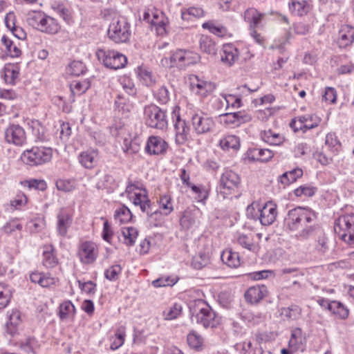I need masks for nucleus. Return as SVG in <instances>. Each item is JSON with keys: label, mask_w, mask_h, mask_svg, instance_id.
Segmentation results:
<instances>
[{"label": "nucleus", "mask_w": 354, "mask_h": 354, "mask_svg": "<svg viewBox=\"0 0 354 354\" xmlns=\"http://www.w3.org/2000/svg\"><path fill=\"white\" fill-rule=\"evenodd\" d=\"M192 322L205 328H216L220 322L219 317L212 308L203 299H196L189 304Z\"/></svg>", "instance_id": "f257e3e1"}, {"label": "nucleus", "mask_w": 354, "mask_h": 354, "mask_svg": "<svg viewBox=\"0 0 354 354\" xmlns=\"http://www.w3.org/2000/svg\"><path fill=\"white\" fill-rule=\"evenodd\" d=\"M200 55L193 51L185 49H177L171 51L168 59L165 57L161 60L162 64H167L169 67H177L180 69L196 64L200 60Z\"/></svg>", "instance_id": "f03ea898"}, {"label": "nucleus", "mask_w": 354, "mask_h": 354, "mask_svg": "<svg viewBox=\"0 0 354 354\" xmlns=\"http://www.w3.org/2000/svg\"><path fill=\"white\" fill-rule=\"evenodd\" d=\"M333 230L340 240L354 248V214L339 216L335 220Z\"/></svg>", "instance_id": "7ed1b4c3"}, {"label": "nucleus", "mask_w": 354, "mask_h": 354, "mask_svg": "<svg viewBox=\"0 0 354 354\" xmlns=\"http://www.w3.org/2000/svg\"><path fill=\"white\" fill-rule=\"evenodd\" d=\"M317 218L315 212L308 208L295 207L288 211L285 218V223L290 230H297L307 223H310Z\"/></svg>", "instance_id": "20e7f679"}, {"label": "nucleus", "mask_w": 354, "mask_h": 354, "mask_svg": "<svg viewBox=\"0 0 354 354\" xmlns=\"http://www.w3.org/2000/svg\"><path fill=\"white\" fill-rule=\"evenodd\" d=\"M131 31L127 19L122 16L113 17L108 29L110 39L117 44L126 43L129 40Z\"/></svg>", "instance_id": "39448f33"}, {"label": "nucleus", "mask_w": 354, "mask_h": 354, "mask_svg": "<svg viewBox=\"0 0 354 354\" xmlns=\"http://www.w3.org/2000/svg\"><path fill=\"white\" fill-rule=\"evenodd\" d=\"M144 115L146 124L153 129H166L168 125L166 111L156 104L145 106Z\"/></svg>", "instance_id": "423d86ee"}, {"label": "nucleus", "mask_w": 354, "mask_h": 354, "mask_svg": "<svg viewBox=\"0 0 354 354\" xmlns=\"http://www.w3.org/2000/svg\"><path fill=\"white\" fill-rule=\"evenodd\" d=\"M53 156L51 148L33 147L25 151L21 156L23 162L30 166H37L49 162Z\"/></svg>", "instance_id": "0eeeda50"}, {"label": "nucleus", "mask_w": 354, "mask_h": 354, "mask_svg": "<svg viewBox=\"0 0 354 354\" xmlns=\"http://www.w3.org/2000/svg\"><path fill=\"white\" fill-rule=\"evenodd\" d=\"M96 56L104 66L113 70L124 68L127 63V59L123 54L110 49L99 48Z\"/></svg>", "instance_id": "6e6552de"}, {"label": "nucleus", "mask_w": 354, "mask_h": 354, "mask_svg": "<svg viewBox=\"0 0 354 354\" xmlns=\"http://www.w3.org/2000/svg\"><path fill=\"white\" fill-rule=\"evenodd\" d=\"M240 184V176L232 170H226L220 179V194L225 198L229 195L238 194Z\"/></svg>", "instance_id": "1a4fd4ad"}, {"label": "nucleus", "mask_w": 354, "mask_h": 354, "mask_svg": "<svg viewBox=\"0 0 354 354\" xmlns=\"http://www.w3.org/2000/svg\"><path fill=\"white\" fill-rule=\"evenodd\" d=\"M192 122L194 131L198 135L205 134L214 130L215 122L212 118L204 113H195L192 117Z\"/></svg>", "instance_id": "9d476101"}, {"label": "nucleus", "mask_w": 354, "mask_h": 354, "mask_svg": "<svg viewBox=\"0 0 354 354\" xmlns=\"http://www.w3.org/2000/svg\"><path fill=\"white\" fill-rule=\"evenodd\" d=\"M145 193L135 194L133 203L135 206H139L141 211L146 213L149 218L156 217L161 214V212L156 209H154V205L149 199L145 189L143 190Z\"/></svg>", "instance_id": "9b49d317"}, {"label": "nucleus", "mask_w": 354, "mask_h": 354, "mask_svg": "<svg viewBox=\"0 0 354 354\" xmlns=\"http://www.w3.org/2000/svg\"><path fill=\"white\" fill-rule=\"evenodd\" d=\"M243 17L245 21L249 24L251 35L259 41L260 35L257 32L255 29L260 24L264 14L259 12L256 8H250L244 12Z\"/></svg>", "instance_id": "f8f14e48"}, {"label": "nucleus", "mask_w": 354, "mask_h": 354, "mask_svg": "<svg viewBox=\"0 0 354 354\" xmlns=\"http://www.w3.org/2000/svg\"><path fill=\"white\" fill-rule=\"evenodd\" d=\"M5 138L8 143L23 145L26 140L24 129L19 124L10 125L5 131Z\"/></svg>", "instance_id": "ddd939ff"}, {"label": "nucleus", "mask_w": 354, "mask_h": 354, "mask_svg": "<svg viewBox=\"0 0 354 354\" xmlns=\"http://www.w3.org/2000/svg\"><path fill=\"white\" fill-rule=\"evenodd\" d=\"M259 219L261 225H270L272 224L277 217V205L272 202L269 201L264 204L262 207H259Z\"/></svg>", "instance_id": "4468645a"}, {"label": "nucleus", "mask_w": 354, "mask_h": 354, "mask_svg": "<svg viewBox=\"0 0 354 354\" xmlns=\"http://www.w3.org/2000/svg\"><path fill=\"white\" fill-rule=\"evenodd\" d=\"M80 260L84 263L94 262L97 257V248L96 245L91 241L82 243L79 249Z\"/></svg>", "instance_id": "2eb2a0df"}, {"label": "nucleus", "mask_w": 354, "mask_h": 354, "mask_svg": "<svg viewBox=\"0 0 354 354\" xmlns=\"http://www.w3.org/2000/svg\"><path fill=\"white\" fill-rule=\"evenodd\" d=\"M175 142L177 145L185 144L189 139L190 129L185 120H182L180 115L176 116L174 123Z\"/></svg>", "instance_id": "dca6fc26"}, {"label": "nucleus", "mask_w": 354, "mask_h": 354, "mask_svg": "<svg viewBox=\"0 0 354 354\" xmlns=\"http://www.w3.org/2000/svg\"><path fill=\"white\" fill-rule=\"evenodd\" d=\"M168 144L160 136H150L148 138L145 151L150 155H161L166 153Z\"/></svg>", "instance_id": "f3484780"}, {"label": "nucleus", "mask_w": 354, "mask_h": 354, "mask_svg": "<svg viewBox=\"0 0 354 354\" xmlns=\"http://www.w3.org/2000/svg\"><path fill=\"white\" fill-rule=\"evenodd\" d=\"M201 214V212L198 208L185 211L180 218V225L183 228L186 230L198 227L200 223L199 217Z\"/></svg>", "instance_id": "a211bd4d"}, {"label": "nucleus", "mask_w": 354, "mask_h": 354, "mask_svg": "<svg viewBox=\"0 0 354 354\" xmlns=\"http://www.w3.org/2000/svg\"><path fill=\"white\" fill-rule=\"evenodd\" d=\"M354 41V27L344 24L338 32L337 44L340 48L347 47Z\"/></svg>", "instance_id": "6ab92c4d"}, {"label": "nucleus", "mask_w": 354, "mask_h": 354, "mask_svg": "<svg viewBox=\"0 0 354 354\" xmlns=\"http://www.w3.org/2000/svg\"><path fill=\"white\" fill-rule=\"evenodd\" d=\"M239 55L237 48L233 44H226L223 46L221 60L223 64L230 66L238 59Z\"/></svg>", "instance_id": "aec40b11"}, {"label": "nucleus", "mask_w": 354, "mask_h": 354, "mask_svg": "<svg viewBox=\"0 0 354 354\" xmlns=\"http://www.w3.org/2000/svg\"><path fill=\"white\" fill-rule=\"evenodd\" d=\"M266 294L267 288L266 286H252L245 292V297L247 301L253 304L259 303Z\"/></svg>", "instance_id": "412c9836"}, {"label": "nucleus", "mask_w": 354, "mask_h": 354, "mask_svg": "<svg viewBox=\"0 0 354 354\" xmlns=\"http://www.w3.org/2000/svg\"><path fill=\"white\" fill-rule=\"evenodd\" d=\"M57 233L61 236H65L73 221L72 215L65 211L61 210L57 214Z\"/></svg>", "instance_id": "4be33fe9"}, {"label": "nucleus", "mask_w": 354, "mask_h": 354, "mask_svg": "<svg viewBox=\"0 0 354 354\" xmlns=\"http://www.w3.org/2000/svg\"><path fill=\"white\" fill-rule=\"evenodd\" d=\"M80 163L86 169L93 168L97 163L98 151L94 149H89L82 152L79 157Z\"/></svg>", "instance_id": "5701e85b"}, {"label": "nucleus", "mask_w": 354, "mask_h": 354, "mask_svg": "<svg viewBox=\"0 0 354 354\" xmlns=\"http://www.w3.org/2000/svg\"><path fill=\"white\" fill-rule=\"evenodd\" d=\"M152 19L151 20V24L156 26L158 34L163 35L166 32V26L169 22L167 17L164 13L158 10H155L151 12Z\"/></svg>", "instance_id": "b1692460"}, {"label": "nucleus", "mask_w": 354, "mask_h": 354, "mask_svg": "<svg viewBox=\"0 0 354 354\" xmlns=\"http://www.w3.org/2000/svg\"><path fill=\"white\" fill-rule=\"evenodd\" d=\"M43 265L46 268H54L58 263L55 254V250L52 245H46L43 247Z\"/></svg>", "instance_id": "393cba45"}, {"label": "nucleus", "mask_w": 354, "mask_h": 354, "mask_svg": "<svg viewBox=\"0 0 354 354\" xmlns=\"http://www.w3.org/2000/svg\"><path fill=\"white\" fill-rule=\"evenodd\" d=\"M42 19L39 30L49 34H55L58 32L59 26L54 18L47 16L44 13Z\"/></svg>", "instance_id": "a878e982"}, {"label": "nucleus", "mask_w": 354, "mask_h": 354, "mask_svg": "<svg viewBox=\"0 0 354 354\" xmlns=\"http://www.w3.org/2000/svg\"><path fill=\"white\" fill-rule=\"evenodd\" d=\"M136 73L142 84L146 86H153L156 80V77L153 73L147 68L144 66H139L137 68Z\"/></svg>", "instance_id": "bb28decb"}, {"label": "nucleus", "mask_w": 354, "mask_h": 354, "mask_svg": "<svg viewBox=\"0 0 354 354\" xmlns=\"http://www.w3.org/2000/svg\"><path fill=\"white\" fill-rule=\"evenodd\" d=\"M75 313V308L71 301H65L59 305V316L62 320L73 319Z\"/></svg>", "instance_id": "cd10ccee"}, {"label": "nucleus", "mask_w": 354, "mask_h": 354, "mask_svg": "<svg viewBox=\"0 0 354 354\" xmlns=\"http://www.w3.org/2000/svg\"><path fill=\"white\" fill-rule=\"evenodd\" d=\"M1 41L5 47L7 55L12 58H17L21 55V49L14 42L10 39L7 36L3 35L1 37Z\"/></svg>", "instance_id": "c85d7f7f"}, {"label": "nucleus", "mask_w": 354, "mask_h": 354, "mask_svg": "<svg viewBox=\"0 0 354 354\" xmlns=\"http://www.w3.org/2000/svg\"><path fill=\"white\" fill-rule=\"evenodd\" d=\"M289 9L294 15L304 16L309 11L310 6L306 1H292L289 3Z\"/></svg>", "instance_id": "c756f323"}, {"label": "nucleus", "mask_w": 354, "mask_h": 354, "mask_svg": "<svg viewBox=\"0 0 354 354\" xmlns=\"http://www.w3.org/2000/svg\"><path fill=\"white\" fill-rule=\"evenodd\" d=\"M199 44L201 51L208 55L216 54L217 50L216 45L211 37L203 35L200 39Z\"/></svg>", "instance_id": "7c9ffc66"}, {"label": "nucleus", "mask_w": 354, "mask_h": 354, "mask_svg": "<svg viewBox=\"0 0 354 354\" xmlns=\"http://www.w3.org/2000/svg\"><path fill=\"white\" fill-rule=\"evenodd\" d=\"M222 261L231 268H237L240 265V259L238 253L232 250H225L221 256Z\"/></svg>", "instance_id": "2f4dec72"}, {"label": "nucleus", "mask_w": 354, "mask_h": 354, "mask_svg": "<svg viewBox=\"0 0 354 354\" xmlns=\"http://www.w3.org/2000/svg\"><path fill=\"white\" fill-rule=\"evenodd\" d=\"M91 82L88 79L83 80H74L70 85L71 93L73 95H81L84 93L90 87Z\"/></svg>", "instance_id": "473e14b6"}, {"label": "nucleus", "mask_w": 354, "mask_h": 354, "mask_svg": "<svg viewBox=\"0 0 354 354\" xmlns=\"http://www.w3.org/2000/svg\"><path fill=\"white\" fill-rule=\"evenodd\" d=\"M303 174V171L301 169H294L290 171L283 173L279 176V181L283 185H288L292 183H294L297 179L301 177Z\"/></svg>", "instance_id": "72a5a7b5"}, {"label": "nucleus", "mask_w": 354, "mask_h": 354, "mask_svg": "<svg viewBox=\"0 0 354 354\" xmlns=\"http://www.w3.org/2000/svg\"><path fill=\"white\" fill-rule=\"evenodd\" d=\"M219 145L223 150H236L240 146L239 138L234 135H228L220 140Z\"/></svg>", "instance_id": "f704fd0d"}, {"label": "nucleus", "mask_w": 354, "mask_h": 354, "mask_svg": "<svg viewBox=\"0 0 354 354\" xmlns=\"http://www.w3.org/2000/svg\"><path fill=\"white\" fill-rule=\"evenodd\" d=\"M115 105L119 111L122 113H128L133 109V104L123 95L118 94L115 100Z\"/></svg>", "instance_id": "c9c22d12"}, {"label": "nucleus", "mask_w": 354, "mask_h": 354, "mask_svg": "<svg viewBox=\"0 0 354 354\" xmlns=\"http://www.w3.org/2000/svg\"><path fill=\"white\" fill-rule=\"evenodd\" d=\"M21 315L18 310H12L9 315V322L6 324L7 331L13 335L17 332V327L21 322Z\"/></svg>", "instance_id": "e433bc0d"}, {"label": "nucleus", "mask_w": 354, "mask_h": 354, "mask_svg": "<svg viewBox=\"0 0 354 354\" xmlns=\"http://www.w3.org/2000/svg\"><path fill=\"white\" fill-rule=\"evenodd\" d=\"M262 139L270 145H281L284 138L279 133L273 132L272 130L265 131L261 135Z\"/></svg>", "instance_id": "4c0bfd02"}, {"label": "nucleus", "mask_w": 354, "mask_h": 354, "mask_svg": "<svg viewBox=\"0 0 354 354\" xmlns=\"http://www.w3.org/2000/svg\"><path fill=\"white\" fill-rule=\"evenodd\" d=\"M122 235L124 238V243L127 245L132 246L135 244L136 239L138 235V232L133 227H125L122 230Z\"/></svg>", "instance_id": "58836bf2"}, {"label": "nucleus", "mask_w": 354, "mask_h": 354, "mask_svg": "<svg viewBox=\"0 0 354 354\" xmlns=\"http://www.w3.org/2000/svg\"><path fill=\"white\" fill-rule=\"evenodd\" d=\"M301 310L297 305H291L281 310V315L288 319L297 320L301 315Z\"/></svg>", "instance_id": "ea45409f"}, {"label": "nucleus", "mask_w": 354, "mask_h": 354, "mask_svg": "<svg viewBox=\"0 0 354 354\" xmlns=\"http://www.w3.org/2000/svg\"><path fill=\"white\" fill-rule=\"evenodd\" d=\"M44 14L41 11H30L27 14L26 21L32 28L39 30Z\"/></svg>", "instance_id": "a19ab883"}, {"label": "nucleus", "mask_w": 354, "mask_h": 354, "mask_svg": "<svg viewBox=\"0 0 354 354\" xmlns=\"http://www.w3.org/2000/svg\"><path fill=\"white\" fill-rule=\"evenodd\" d=\"M114 218L119 220L121 223H127L131 220L132 214L130 209L123 205L115 211Z\"/></svg>", "instance_id": "79ce46f5"}, {"label": "nucleus", "mask_w": 354, "mask_h": 354, "mask_svg": "<svg viewBox=\"0 0 354 354\" xmlns=\"http://www.w3.org/2000/svg\"><path fill=\"white\" fill-rule=\"evenodd\" d=\"M19 74V68L17 66L9 65L4 69V80L6 83L14 84L15 80L18 78Z\"/></svg>", "instance_id": "37998d69"}, {"label": "nucleus", "mask_w": 354, "mask_h": 354, "mask_svg": "<svg viewBox=\"0 0 354 354\" xmlns=\"http://www.w3.org/2000/svg\"><path fill=\"white\" fill-rule=\"evenodd\" d=\"M203 15L204 11L201 8L192 7L181 12V18L185 21L191 20L192 17L199 18Z\"/></svg>", "instance_id": "c03bdc74"}, {"label": "nucleus", "mask_w": 354, "mask_h": 354, "mask_svg": "<svg viewBox=\"0 0 354 354\" xmlns=\"http://www.w3.org/2000/svg\"><path fill=\"white\" fill-rule=\"evenodd\" d=\"M153 96L160 104H166L170 100L169 92L165 86H161L153 91Z\"/></svg>", "instance_id": "a18cd8bd"}, {"label": "nucleus", "mask_w": 354, "mask_h": 354, "mask_svg": "<svg viewBox=\"0 0 354 354\" xmlns=\"http://www.w3.org/2000/svg\"><path fill=\"white\" fill-rule=\"evenodd\" d=\"M303 337L302 331L299 328H297L292 331L291 337L289 340V346L297 350L299 348V346L302 344Z\"/></svg>", "instance_id": "49530a36"}, {"label": "nucleus", "mask_w": 354, "mask_h": 354, "mask_svg": "<svg viewBox=\"0 0 354 354\" xmlns=\"http://www.w3.org/2000/svg\"><path fill=\"white\" fill-rule=\"evenodd\" d=\"M12 294L10 289L4 284L0 283V310L8 306Z\"/></svg>", "instance_id": "de8ad7c7"}, {"label": "nucleus", "mask_w": 354, "mask_h": 354, "mask_svg": "<svg viewBox=\"0 0 354 354\" xmlns=\"http://www.w3.org/2000/svg\"><path fill=\"white\" fill-rule=\"evenodd\" d=\"M86 71L85 64L81 61L72 62L68 68V72L75 76L83 75Z\"/></svg>", "instance_id": "09e8293b"}, {"label": "nucleus", "mask_w": 354, "mask_h": 354, "mask_svg": "<svg viewBox=\"0 0 354 354\" xmlns=\"http://www.w3.org/2000/svg\"><path fill=\"white\" fill-rule=\"evenodd\" d=\"M299 121L305 129H311L318 125V120L313 115L299 116Z\"/></svg>", "instance_id": "8fccbe9b"}, {"label": "nucleus", "mask_w": 354, "mask_h": 354, "mask_svg": "<svg viewBox=\"0 0 354 354\" xmlns=\"http://www.w3.org/2000/svg\"><path fill=\"white\" fill-rule=\"evenodd\" d=\"M188 344L193 348L198 349L203 343V338L195 331L189 333L187 335Z\"/></svg>", "instance_id": "3c124183"}, {"label": "nucleus", "mask_w": 354, "mask_h": 354, "mask_svg": "<svg viewBox=\"0 0 354 354\" xmlns=\"http://www.w3.org/2000/svg\"><path fill=\"white\" fill-rule=\"evenodd\" d=\"M182 306L180 304H174L168 310L164 311L165 319L167 320H172L177 318L182 312Z\"/></svg>", "instance_id": "603ef678"}, {"label": "nucleus", "mask_w": 354, "mask_h": 354, "mask_svg": "<svg viewBox=\"0 0 354 354\" xmlns=\"http://www.w3.org/2000/svg\"><path fill=\"white\" fill-rule=\"evenodd\" d=\"M114 183V178L110 174H106L98 181L96 187L99 189H111L113 187Z\"/></svg>", "instance_id": "864d4df0"}, {"label": "nucleus", "mask_w": 354, "mask_h": 354, "mask_svg": "<svg viewBox=\"0 0 354 354\" xmlns=\"http://www.w3.org/2000/svg\"><path fill=\"white\" fill-rule=\"evenodd\" d=\"M349 310L340 302L333 301V315L339 319H346L348 316Z\"/></svg>", "instance_id": "5fc2aeb1"}, {"label": "nucleus", "mask_w": 354, "mask_h": 354, "mask_svg": "<svg viewBox=\"0 0 354 354\" xmlns=\"http://www.w3.org/2000/svg\"><path fill=\"white\" fill-rule=\"evenodd\" d=\"M124 332L118 329L115 334V336L111 339V344L110 348L111 350H116L120 348L124 342Z\"/></svg>", "instance_id": "6e6d98bb"}, {"label": "nucleus", "mask_w": 354, "mask_h": 354, "mask_svg": "<svg viewBox=\"0 0 354 354\" xmlns=\"http://www.w3.org/2000/svg\"><path fill=\"white\" fill-rule=\"evenodd\" d=\"M56 187L58 190L68 192L74 189V183L70 180L58 179L56 181Z\"/></svg>", "instance_id": "4d7b16f0"}, {"label": "nucleus", "mask_w": 354, "mask_h": 354, "mask_svg": "<svg viewBox=\"0 0 354 354\" xmlns=\"http://www.w3.org/2000/svg\"><path fill=\"white\" fill-rule=\"evenodd\" d=\"M121 270L122 268L120 265H113L105 271V277L110 281H115L118 278V275L121 272Z\"/></svg>", "instance_id": "13d9d810"}, {"label": "nucleus", "mask_w": 354, "mask_h": 354, "mask_svg": "<svg viewBox=\"0 0 354 354\" xmlns=\"http://www.w3.org/2000/svg\"><path fill=\"white\" fill-rule=\"evenodd\" d=\"M53 9L57 12L65 21H69L71 19L68 9L60 3H55L52 6Z\"/></svg>", "instance_id": "bf43d9fd"}, {"label": "nucleus", "mask_w": 354, "mask_h": 354, "mask_svg": "<svg viewBox=\"0 0 354 354\" xmlns=\"http://www.w3.org/2000/svg\"><path fill=\"white\" fill-rule=\"evenodd\" d=\"M160 207L164 211L165 215H169L173 211L170 196L165 195L160 198Z\"/></svg>", "instance_id": "052dcab7"}, {"label": "nucleus", "mask_w": 354, "mask_h": 354, "mask_svg": "<svg viewBox=\"0 0 354 354\" xmlns=\"http://www.w3.org/2000/svg\"><path fill=\"white\" fill-rule=\"evenodd\" d=\"M203 28H208L209 30L219 37H222L225 35L227 32V29L223 26H216L211 23H204L203 24Z\"/></svg>", "instance_id": "680f3d73"}, {"label": "nucleus", "mask_w": 354, "mask_h": 354, "mask_svg": "<svg viewBox=\"0 0 354 354\" xmlns=\"http://www.w3.org/2000/svg\"><path fill=\"white\" fill-rule=\"evenodd\" d=\"M176 283L174 279L169 277H160L152 281V285L156 288L165 287L167 286H173Z\"/></svg>", "instance_id": "e2e57ef3"}, {"label": "nucleus", "mask_w": 354, "mask_h": 354, "mask_svg": "<svg viewBox=\"0 0 354 354\" xmlns=\"http://www.w3.org/2000/svg\"><path fill=\"white\" fill-rule=\"evenodd\" d=\"M237 241L240 245L246 248L249 251H253L254 250V245L253 244L252 239L246 235H240Z\"/></svg>", "instance_id": "0e129e2a"}, {"label": "nucleus", "mask_w": 354, "mask_h": 354, "mask_svg": "<svg viewBox=\"0 0 354 354\" xmlns=\"http://www.w3.org/2000/svg\"><path fill=\"white\" fill-rule=\"evenodd\" d=\"M78 283L80 289L86 294L93 295L95 292L96 284L92 281H88L84 283L78 281Z\"/></svg>", "instance_id": "69168bd1"}, {"label": "nucleus", "mask_w": 354, "mask_h": 354, "mask_svg": "<svg viewBox=\"0 0 354 354\" xmlns=\"http://www.w3.org/2000/svg\"><path fill=\"white\" fill-rule=\"evenodd\" d=\"M224 100L227 106H231L234 108H239L241 106V99L234 95H228L224 96Z\"/></svg>", "instance_id": "338daca9"}, {"label": "nucleus", "mask_w": 354, "mask_h": 354, "mask_svg": "<svg viewBox=\"0 0 354 354\" xmlns=\"http://www.w3.org/2000/svg\"><path fill=\"white\" fill-rule=\"evenodd\" d=\"M234 113L236 126L243 123L248 122L252 120V116L245 111Z\"/></svg>", "instance_id": "774afa93"}]
</instances>
